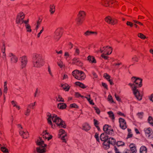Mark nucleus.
Here are the masks:
<instances>
[{
	"mask_svg": "<svg viewBox=\"0 0 153 153\" xmlns=\"http://www.w3.org/2000/svg\"><path fill=\"white\" fill-rule=\"evenodd\" d=\"M33 66L36 68H40L44 64V61L42 56L36 54L33 57Z\"/></svg>",
	"mask_w": 153,
	"mask_h": 153,
	"instance_id": "7ed1b4c3",
	"label": "nucleus"
},
{
	"mask_svg": "<svg viewBox=\"0 0 153 153\" xmlns=\"http://www.w3.org/2000/svg\"><path fill=\"white\" fill-rule=\"evenodd\" d=\"M85 97L87 99L90 104L94 105V103L93 102V100H91V95H88L87 96Z\"/></svg>",
	"mask_w": 153,
	"mask_h": 153,
	"instance_id": "72a5a7b5",
	"label": "nucleus"
},
{
	"mask_svg": "<svg viewBox=\"0 0 153 153\" xmlns=\"http://www.w3.org/2000/svg\"><path fill=\"white\" fill-rule=\"evenodd\" d=\"M132 60L134 62H137L139 60V58L136 56H134L133 58H132Z\"/></svg>",
	"mask_w": 153,
	"mask_h": 153,
	"instance_id": "603ef678",
	"label": "nucleus"
},
{
	"mask_svg": "<svg viewBox=\"0 0 153 153\" xmlns=\"http://www.w3.org/2000/svg\"><path fill=\"white\" fill-rule=\"evenodd\" d=\"M62 30L60 28L57 29L55 32L54 39L56 41H58L62 36Z\"/></svg>",
	"mask_w": 153,
	"mask_h": 153,
	"instance_id": "9b49d317",
	"label": "nucleus"
},
{
	"mask_svg": "<svg viewBox=\"0 0 153 153\" xmlns=\"http://www.w3.org/2000/svg\"><path fill=\"white\" fill-rule=\"evenodd\" d=\"M119 121L120 128L123 130L126 129L127 128V125L125 120L123 118H120Z\"/></svg>",
	"mask_w": 153,
	"mask_h": 153,
	"instance_id": "2eb2a0df",
	"label": "nucleus"
},
{
	"mask_svg": "<svg viewBox=\"0 0 153 153\" xmlns=\"http://www.w3.org/2000/svg\"><path fill=\"white\" fill-rule=\"evenodd\" d=\"M97 32L87 31L84 33V35L85 36L87 37L91 36L92 34H94L95 36H97Z\"/></svg>",
	"mask_w": 153,
	"mask_h": 153,
	"instance_id": "aec40b11",
	"label": "nucleus"
},
{
	"mask_svg": "<svg viewBox=\"0 0 153 153\" xmlns=\"http://www.w3.org/2000/svg\"><path fill=\"white\" fill-rule=\"evenodd\" d=\"M100 51L101 53H104L106 54L109 55L111 53L112 49L111 47L106 46L101 47L100 48Z\"/></svg>",
	"mask_w": 153,
	"mask_h": 153,
	"instance_id": "1a4fd4ad",
	"label": "nucleus"
},
{
	"mask_svg": "<svg viewBox=\"0 0 153 153\" xmlns=\"http://www.w3.org/2000/svg\"><path fill=\"white\" fill-rule=\"evenodd\" d=\"M105 20L108 23L113 25L116 24L117 23V19L110 16L106 17L105 19Z\"/></svg>",
	"mask_w": 153,
	"mask_h": 153,
	"instance_id": "f8f14e48",
	"label": "nucleus"
},
{
	"mask_svg": "<svg viewBox=\"0 0 153 153\" xmlns=\"http://www.w3.org/2000/svg\"><path fill=\"white\" fill-rule=\"evenodd\" d=\"M66 105L63 103H60L58 104L57 107L61 109H65L66 107Z\"/></svg>",
	"mask_w": 153,
	"mask_h": 153,
	"instance_id": "c85d7f7f",
	"label": "nucleus"
},
{
	"mask_svg": "<svg viewBox=\"0 0 153 153\" xmlns=\"http://www.w3.org/2000/svg\"><path fill=\"white\" fill-rule=\"evenodd\" d=\"M52 136L50 135L49 133L47 132L46 131H44L42 133V138L44 139H47L48 140L51 139Z\"/></svg>",
	"mask_w": 153,
	"mask_h": 153,
	"instance_id": "a211bd4d",
	"label": "nucleus"
},
{
	"mask_svg": "<svg viewBox=\"0 0 153 153\" xmlns=\"http://www.w3.org/2000/svg\"><path fill=\"white\" fill-rule=\"evenodd\" d=\"M133 136V134L132 132H128L127 135V138H130L132 137Z\"/></svg>",
	"mask_w": 153,
	"mask_h": 153,
	"instance_id": "69168bd1",
	"label": "nucleus"
},
{
	"mask_svg": "<svg viewBox=\"0 0 153 153\" xmlns=\"http://www.w3.org/2000/svg\"><path fill=\"white\" fill-rule=\"evenodd\" d=\"M61 87L65 91H68L70 88V86L66 83L61 85Z\"/></svg>",
	"mask_w": 153,
	"mask_h": 153,
	"instance_id": "b1692460",
	"label": "nucleus"
},
{
	"mask_svg": "<svg viewBox=\"0 0 153 153\" xmlns=\"http://www.w3.org/2000/svg\"><path fill=\"white\" fill-rule=\"evenodd\" d=\"M49 11L51 14H53L55 11V7L54 4H51L50 6Z\"/></svg>",
	"mask_w": 153,
	"mask_h": 153,
	"instance_id": "393cba45",
	"label": "nucleus"
},
{
	"mask_svg": "<svg viewBox=\"0 0 153 153\" xmlns=\"http://www.w3.org/2000/svg\"><path fill=\"white\" fill-rule=\"evenodd\" d=\"M122 63L121 62H118L117 63H114L112 64L113 66L116 67L117 68H118L119 66L121 65Z\"/></svg>",
	"mask_w": 153,
	"mask_h": 153,
	"instance_id": "6e6d98bb",
	"label": "nucleus"
},
{
	"mask_svg": "<svg viewBox=\"0 0 153 153\" xmlns=\"http://www.w3.org/2000/svg\"><path fill=\"white\" fill-rule=\"evenodd\" d=\"M143 112H139L137 114V115L138 117L139 118L141 119L143 118Z\"/></svg>",
	"mask_w": 153,
	"mask_h": 153,
	"instance_id": "5fc2aeb1",
	"label": "nucleus"
},
{
	"mask_svg": "<svg viewBox=\"0 0 153 153\" xmlns=\"http://www.w3.org/2000/svg\"><path fill=\"white\" fill-rule=\"evenodd\" d=\"M48 118L47 119L48 122V124L51 125L52 128H54L55 126L53 125L51 121V119L53 123L56 124L57 126L60 127L65 128V122L62 121L59 117L57 116L55 114H53L52 116L51 114L48 113L47 115Z\"/></svg>",
	"mask_w": 153,
	"mask_h": 153,
	"instance_id": "f03ea898",
	"label": "nucleus"
},
{
	"mask_svg": "<svg viewBox=\"0 0 153 153\" xmlns=\"http://www.w3.org/2000/svg\"><path fill=\"white\" fill-rule=\"evenodd\" d=\"M108 140L110 144L114 145L116 143V140L113 137H110L108 138Z\"/></svg>",
	"mask_w": 153,
	"mask_h": 153,
	"instance_id": "7c9ffc66",
	"label": "nucleus"
},
{
	"mask_svg": "<svg viewBox=\"0 0 153 153\" xmlns=\"http://www.w3.org/2000/svg\"><path fill=\"white\" fill-rule=\"evenodd\" d=\"M18 126L21 128V129H20L19 131L20 134L22 136L23 138H27L29 136L28 133L27 131H24L22 129V127L21 125L19 124L18 125Z\"/></svg>",
	"mask_w": 153,
	"mask_h": 153,
	"instance_id": "dca6fc26",
	"label": "nucleus"
},
{
	"mask_svg": "<svg viewBox=\"0 0 153 153\" xmlns=\"http://www.w3.org/2000/svg\"><path fill=\"white\" fill-rule=\"evenodd\" d=\"M144 131L145 134L146 135H148V137L150 138L153 137V131L150 127L146 128L144 129Z\"/></svg>",
	"mask_w": 153,
	"mask_h": 153,
	"instance_id": "ddd939ff",
	"label": "nucleus"
},
{
	"mask_svg": "<svg viewBox=\"0 0 153 153\" xmlns=\"http://www.w3.org/2000/svg\"><path fill=\"white\" fill-rule=\"evenodd\" d=\"M7 82H5L4 83V92L5 93H7Z\"/></svg>",
	"mask_w": 153,
	"mask_h": 153,
	"instance_id": "a18cd8bd",
	"label": "nucleus"
},
{
	"mask_svg": "<svg viewBox=\"0 0 153 153\" xmlns=\"http://www.w3.org/2000/svg\"><path fill=\"white\" fill-rule=\"evenodd\" d=\"M108 101H109L110 102L112 103H114L112 97L111 95L109 94L108 95Z\"/></svg>",
	"mask_w": 153,
	"mask_h": 153,
	"instance_id": "58836bf2",
	"label": "nucleus"
},
{
	"mask_svg": "<svg viewBox=\"0 0 153 153\" xmlns=\"http://www.w3.org/2000/svg\"><path fill=\"white\" fill-rule=\"evenodd\" d=\"M25 17V15L22 12L19 13L16 19V24L21 25L24 23V19Z\"/></svg>",
	"mask_w": 153,
	"mask_h": 153,
	"instance_id": "0eeeda50",
	"label": "nucleus"
},
{
	"mask_svg": "<svg viewBox=\"0 0 153 153\" xmlns=\"http://www.w3.org/2000/svg\"><path fill=\"white\" fill-rule=\"evenodd\" d=\"M94 109L96 113L98 114H99L100 112V109L97 107H94Z\"/></svg>",
	"mask_w": 153,
	"mask_h": 153,
	"instance_id": "0e129e2a",
	"label": "nucleus"
},
{
	"mask_svg": "<svg viewBox=\"0 0 153 153\" xmlns=\"http://www.w3.org/2000/svg\"><path fill=\"white\" fill-rule=\"evenodd\" d=\"M69 56L70 54L68 52H66L65 53L64 56L65 57V58L66 60L68 59Z\"/></svg>",
	"mask_w": 153,
	"mask_h": 153,
	"instance_id": "13d9d810",
	"label": "nucleus"
},
{
	"mask_svg": "<svg viewBox=\"0 0 153 153\" xmlns=\"http://www.w3.org/2000/svg\"><path fill=\"white\" fill-rule=\"evenodd\" d=\"M114 96L117 100L119 101L121 100V99L119 96L117 95L116 94H115Z\"/></svg>",
	"mask_w": 153,
	"mask_h": 153,
	"instance_id": "338daca9",
	"label": "nucleus"
},
{
	"mask_svg": "<svg viewBox=\"0 0 153 153\" xmlns=\"http://www.w3.org/2000/svg\"><path fill=\"white\" fill-rule=\"evenodd\" d=\"M149 124L153 126V118L151 116H149L148 120Z\"/></svg>",
	"mask_w": 153,
	"mask_h": 153,
	"instance_id": "c9c22d12",
	"label": "nucleus"
},
{
	"mask_svg": "<svg viewBox=\"0 0 153 153\" xmlns=\"http://www.w3.org/2000/svg\"><path fill=\"white\" fill-rule=\"evenodd\" d=\"M94 137L96 139L97 141L98 142H100V139L99 137V134L97 133H96L95 134Z\"/></svg>",
	"mask_w": 153,
	"mask_h": 153,
	"instance_id": "de8ad7c7",
	"label": "nucleus"
},
{
	"mask_svg": "<svg viewBox=\"0 0 153 153\" xmlns=\"http://www.w3.org/2000/svg\"><path fill=\"white\" fill-rule=\"evenodd\" d=\"M107 114L110 119L114 121L115 120V117L113 112L112 111H109L107 112Z\"/></svg>",
	"mask_w": 153,
	"mask_h": 153,
	"instance_id": "2f4dec72",
	"label": "nucleus"
},
{
	"mask_svg": "<svg viewBox=\"0 0 153 153\" xmlns=\"http://www.w3.org/2000/svg\"><path fill=\"white\" fill-rule=\"evenodd\" d=\"M104 77L107 80L110 79L111 76L109 74L106 73H105L104 74Z\"/></svg>",
	"mask_w": 153,
	"mask_h": 153,
	"instance_id": "c03bdc74",
	"label": "nucleus"
},
{
	"mask_svg": "<svg viewBox=\"0 0 153 153\" xmlns=\"http://www.w3.org/2000/svg\"><path fill=\"white\" fill-rule=\"evenodd\" d=\"M138 36L143 39H144L146 37L143 34L139 33L138 34Z\"/></svg>",
	"mask_w": 153,
	"mask_h": 153,
	"instance_id": "864d4df0",
	"label": "nucleus"
},
{
	"mask_svg": "<svg viewBox=\"0 0 153 153\" xmlns=\"http://www.w3.org/2000/svg\"><path fill=\"white\" fill-rule=\"evenodd\" d=\"M20 60L21 62V68H25L27 64V60L26 56H23L20 57Z\"/></svg>",
	"mask_w": 153,
	"mask_h": 153,
	"instance_id": "4468645a",
	"label": "nucleus"
},
{
	"mask_svg": "<svg viewBox=\"0 0 153 153\" xmlns=\"http://www.w3.org/2000/svg\"><path fill=\"white\" fill-rule=\"evenodd\" d=\"M102 54L101 55V56L102 58H103L104 59L106 60L108 58V57L106 55H108V54H106L105 53H102Z\"/></svg>",
	"mask_w": 153,
	"mask_h": 153,
	"instance_id": "49530a36",
	"label": "nucleus"
},
{
	"mask_svg": "<svg viewBox=\"0 0 153 153\" xmlns=\"http://www.w3.org/2000/svg\"><path fill=\"white\" fill-rule=\"evenodd\" d=\"M129 147L130 149V151H131L132 153H136L137 149L136 146L135 144L133 143L130 144Z\"/></svg>",
	"mask_w": 153,
	"mask_h": 153,
	"instance_id": "6ab92c4d",
	"label": "nucleus"
},
{
	"mask_svg": "<svg viewBox=\"0 0 153 153\" xmlns=\"http://www.w3.org/2000/svg\"><path fill=\"white\" fill-rule=\"evenodd\" d=\"M72 74L75 79L79 80H83L86 77V75L83 71L77 70L74 71Z\"/></svg>",
	"mask_w": 153,
	"mask_h": 153,
	"instance_id": "39448f33",
	"label": "nucleus"
},
{
	"mask_svg": "<svg viewBox=\"0 0 153 153\" xmlns=\"http://www.w3.org/2000/svg\"><path fill=\"white\" fill-rule=\"evenodd\" d=\"M85 19L77 18L76 19V23L78 25H82L84 22Z\"/></svg>",
	"mask_w": 153,
	"mask_h": 153,
	"instance_id": "cd10ccee",
	"label": "nucleus"
},
{
	"mask_svg": "<svg viewBox=\"0 0 153 153\" xmlns=\"http://www.w3.org/2000/svg\"><path fill=\"white\" fill-rule=\"evenodd\" d=\"M25 26L26 27V30L27 32H30L32 31V30L31 28V27L30 25H25Z\"/></svg>",
	"mask_w": 153,
	"mask_h": 153,
	"instance_id": "4c0bfd02",
	"label": "nucleus"
},
{
	"mask_svg": "<svg viewBox=\"0 0 153 153\" xmlns=\"http://www.w3.org/2000/svg\"><path fill=\"white\" fill-rule=\"evenodd\" d=\"M70 107L72 108H78V105L75 103L71 104L70 105Z\"/></svg>",
	"mask_w": 153,
	"mask_h": 153,
	"instance_id": "8fccbe9b",
	"label": "nucleus"
},
{
	"mask_svg": "<svg viewBox=\"0 0 153 153\" xmlns=\"http://www.w3.org/2000/svg\"><path fill=\"white\" fill-rule=\"evenodd\" d=\"M100 138L101 140L102 141H105L108 140V137L104 133H102L100 135Z\"/></svg>",
	"mask_w": 153,
	"mask_h": 153,
	"instance_id": "412c9836",
	"label": "nucleus"
},
{
	"mask_svg": "<svg viewBox=\"0 0 153 153\" xmlns=\"http://www.w3.org/2000/svg\"><path fill=\"white\" fill-rule=\"evenodd\" d=\"M59 134L60 136L62 142L66 143L68 140V137L65 131L62 129H60Z\"/></svg>",
	"mask_w": 153,
	"mask_h": 153,
	"instance_id": "9d476101",
	"label": "nucleus"
},
{
	"mask_svg": "<svg viewBox=\"0 0 153 153\" xmlns=\"http://www.w3.org/2000/svg\"><path fill=\"white\" fill-rule=\"evenodd\" d=\"M85 13L84 11H80L78 15L77 18L85 19Z\"/></svg>",
	"mask_w": 153,
	"mask_h": 153,
	"instance_id": "5701e85b",
	"label": "nucleus"
},
{
	"mask_svg": "<svg viewBox=\"0 0 153 153\" xmlns=\"http://www.w3.org/2000/svg\"><path fill=\"white\" fill-rule=\"evenodd\" d=\"M102 147L105 149H107L110 148V144L108 140L104 141L102 143Z\"/></svg>",
	"mask_w": 153,
	"mask_h": 153,
	"instance_id": "4be33fe9",
	"label": "nucleus"
},
{
	"mask_svg": "<svg viewBox=\"0 0 153 153\" xmlns=\"http://www.w3.org/2000/svg\"><path fill=\"white\" fill-rule=\"evenodd\" d=\"M126 24L127 26H130L131 27H132L133 26V23L127 21Z\"/></svg>",
	"mask_w": 153,
	"mask_h": 153,
	"instance_id": "e2e57ef3",
	"label": "nucleus"
},
{
	"mask_svg": "<svg viewBox=\"0 0 153 153\" xmlns=\"http://www.w3.org/2000/svg\"><path fill=\"white\" fill-rule=\"evenodd\" d=\"M131 80L133 83H129V85L131 87L133 92L137 99L139 100H141L142 96L140 94L137 88L141 87L142 86V79L139 78L133 77Z\"/></svg>",
	"mask_w": 153,
	"mask_h": 153,
	"instance_id": "f257e3e1",
	"label": "nucleus"
},
{
	"mask_svg": "<svg viewBox=\"0 0 153 153\" xmlns=\"http://www.w3.org/2000/svg\"><path fill=\"white\" fill-rule=\"evenodd\" d=\"M11 54L12 55V57L11 58V61L12 63H16L18 61L17 57L15 56H14L12 53H11Z\"/></svg>",
	"mask_w": 153,
	"mask_h": 153,
	"instance_id": "473e14b6",
	"label": "nucleus"
},
{
	"mask_svg": "<svg viewBox=\"0 0 153 153\" xmlns=\"http://www.w3.org/2000/svg\"><path fill=\"white\" fill-rule=\"evenodd\" d=\"M91 128L90 125L87 123H85L82 126V129L86 131H88Z\"/></svg>",
	"mask_w": 153,
	"mask_h": 153,
	"instance_id": "bb28decb",
	"label": "nucleus"
},
{
	"mask_svg": "<svg viewBox=\"0 0 153 153\" xmlns=\"http://www.w3.org/2000/svg\"><path fill=\"white\" fill-rule=\"evenodd\" d=\"M75 84L76 85L79 86L82 88H86L83 84L79 82H76L75 83Z\"/></svg>",
	"mask_w": 153,
	"mask_h": 153,
	"instance_id": "f704fd0d",
	"label": "nucleus"
},
{
	"mask_svg": "<svg viewBox=\"0 0 153 153\" xmlns=\"http://www.w3.org/2000/svg\"><path fill=\"white\" fill-rule=\"evenodd\" d=\"M93 121L94 122V125L95 126H98V125L100 123L97 120L95 119H94Z\"/></svg>",
	"mask_w": 153,
	"mask_h": 153,
	"instance_id": "bf43d9fd",
	"label": "nucleus"
},
{
	"mask_svg": "<svg viewBox=\"0 0 153 153\" xmlns=\"http://www.w3.org/2000/svg\"><path fill=\"white\" fill-rule=\"evenodd\" d=\"M36 103V102H35L34 103H31L30 104L28 105L27 106V107L29 108H32L33 109L34 106L35 105Z\"/></svg>",
	"mask_w": 153,
	"mask_h": 153,
	"instance_id": "79ce46f5",
	"label": "nucleus"
},
{
	"mask_svg": "<svg viewBox=\"0 0 153 153\" xmlns=\"http://www.w3.org/2000/svg\"><path fill=\"white\" fill-rule=\"evenodd\" d=\"M30 110L27 107L26 111H25V115L28 116L30 112Z\"/></svg>",
	"mask_w": 153,
	"mask_h": 153,
	"instance_id": "09e8293b",
	"label": "nucleus"
},
{
	"mask_svg": "<svg viewBox=\"0 0 153 153\" xmlns=\"http://www.w3.org/2000/svg\"><path fill=\"white\" fill-rule=\"evenodd\" d=\"M123 153H131L130 150L129 149H125L123 152Z\"/></svg>",
	"mask_w": 153,
	"mask_h": 153,
	"instance_id": "774afa93",
	"label": "nucleus"
},
{
	"mask_svg": "<svg viewBox=\"0 0 153 153\" xmlns=\"http://www.w3.org/2000/svg\"><path fill=\"white\" fill-rule=\"evenodd\" d=\"M72 64H75L80 66L83 65V63L78 58L75 57L72 59Z\"/></svg>",
	"mask_w": 153,
	"mask_h": 153,
	"instance_id": "f3484780",
	"label": "nucleus"
},
{
	"mask_svg": "<svg viewBox=\"0 0 153 153\" xmlns=\"http://www.w3.org/2000/svg\"><path fill=\"white\" fill-rule=\"evenodd\" d=\"M103 130L108 134L110 135H112L114 134L113 129L110 126L107 124L104 125L103 127Z\"/></svg>",
	"mask_w": 153,
	"mask_h": 153,
	"instance_id": "6e6552de",
	"label": "nucleus"
},
{
	"mask_svg": "<svg viewBox=\"0 0 153 153\" xmlns=\"http://www.w3.org/2000/svg\"><path fill=\"white\" fill-rule=\"evenodd\" d=\"M114 149L115 153H122L120 151L119 149L115 146L114 147Z\"/></svg>",
	"mask_w": 153,
	"mask_h": 153,
	"instance_id": "4d7b16f0",
	"label": "nucleus"
},
{
	"mask_svg": "<svg viewBox=\"0 0 153 153\" xmlns=\"http://www.w3.org/2000/svg\"><path fill=\"white\" fill-rule=\"evenodd\" d=\"M75 52L74 53V55L76 56L79 55L80 52L79 49L78 48L76 47L75 48Z\"/></svg>",
	"mask_w": 153,
	"mask_h": 153,
	"instance_id": "ea45409f",
	"label": "nucleus"
},
{
	"mask_svg": "<svg viewBox=\"0 0 153 153\" xmlns=\"http://www.w3.org/2000/svg\"><path fill=\"white\" fill-rule=\"evenodd\" d=\"M140 153H147V148L144 146H141L140 149Z\"/></svg>",
	"mask_w": 153,
	"mask_h": 153,
	"instance_id": "a878e982",
	"label": "nucleus"
},
{
	"mask_svg": "<svg viewBox=\"0 0 153 153\" xmlns=\"http://www.w3.org/2000/svg\"><path fill=\"white\" fill-rule=\"evenodd\" d=\"M57 64L58 65L60 68H62L63 67V62L61 60L58 61L57 62Z\"/></svg>",
	"mask_w": 153,
	"mask_h": 153,
	"instance_id": "3c124183",
	"label": "nucleus"
},
{
	"mask_svg": "<svg viewBox=\"0 0 153 153\" xmlns=\"http://www.w3.org/2000/svg\"><path fill=\"white\" fill-rule=\"evenodd\" d=\"M75 96L76 97H81L82 98L84 97L83 96L81 95V94L78 92L76 93Z\"/></svg>",
	"mask_w": 153,
	"mask_h": 153,
	"instance_id": "680f3d73",
	"label": "nucleus"
},
{
	"mask_svg": "<svg viewBox=\"0 0 153 153\" xmlns=\"http://www.w3.org/2000/svg\"><path fill=\"white\" fill-rule=\"evenodd\" d=\"M100 3L105 7L110 6V4H113V6H116L118 4V2L114 0H101Z\"/></svg>",
	"mask_w": 153,
	"mask_h": 153,
	"instance_id": "423d86ee",
	"label": "nucleus"
},
{
	"mask_svg": "<svg viewBox=\"0 0 153 153\" xmlns=\"http://www.w3.org/2000/svg\"><path fill=\"white\" fill-rule=\"evenodd\" d=\"M44 142L42 137H39L37 140V144L39 146L37 147L36 149V151L38 152L43 153L46 152L47 145L44 143Z\"/></svg>",
	"mask_w": 153,
	"mask_h": 153,
	"instance_id": "20e7f679",
	"label": "nucleus"
},
{
	"mask_svg": "<svg viewBox=\"0 0 153 153\" xmlns=\"http://www.w3.org/2000/svg\"><path fill=\"white\" fill-rule=\"evenodd\" d=\"M88 60L91 63H96V61L95 58L93 56H89L88 57Z\"/></svg>",
	"mask_w": 153,
	"mask_h": 153,
	"instance_id": "c756f323",
	"label": "nucleus"
},
{
	"mask_svg": "<svg viewBox=\"0 0 153 153\" xmlns=\"http://www.w3.org/2000/svg\"><path fill=\"white\" fill-rule=\"evenodd\" d=\"M1 150L4 153H8V149L4 147H1Z\"/></svg>",
	"mask_w": 153,
	"mask_h": 153,
	"instance_id": "37998d69",
	"label": "nucleus"
},
{
	"mask_svg": "<svg viewBox=\"0 0 153 153\" xmlns=\"http://www.w3.org/2000/svg\"><path fill=\"white\" fill-rule=\"evenodd\" d=\"M56 101L58 102H64V100L62 97L60 95H59L56 97Z\"/></svg>",
	"mask_w": 153,
	"mask_h": 153,
	"instance_id": "a19ab883",
	"label": "nucleus"
},
{
	"mask_svg": "<svg viewBox=\"0 0 153 153\" xmlns=\"http://www.w3.org/2000/svg\"><path fill=\"white\" fill-rule=\"evenodd\" d=\"M48 71L49 72V74L52 77H53V75L51 72V68L49 66H48Z\"/></svg>",
	"mask_w": 153,
	"mask_h": 153,
	"instance_id": "052dcab7",
	"label": "nucleus"
},
{
	"mask_svg": "<svg viewBox=\"0 0 153 153\" xmlns=\"http://www.w3.org/2000/svg\"><path fill=\"white\" fill-rule=\"evenodd\" d=\"M116 143L118 146H123L125 145V143L122 141H118Z\"/></svg>",
	"mask_w": 153,
	"mask_h": 153,
	"instance_id": "e433bc0d",
	"label": "nucleus"
}]
</instances>
